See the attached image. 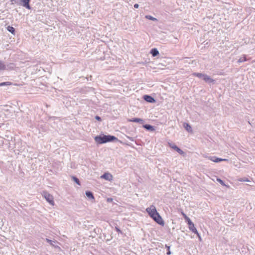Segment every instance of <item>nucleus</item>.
Listing matches in <instances>:
<instances>
[{"mask_svg":"<svg viewBox=\"0 0 255 255\" xmlns=\"http://www.w3.org/2000/svg\"><path fill=\"white\" fill-rule=\"evenodd\" d=\"M206 158L209 159V160L214 162H219L222 161H228V160L227 159H223L221 158L217 157L215 156H207Z\"/></svg>","mask_w":255,"mask_h":255,"instance_id":"423d86ee","label":"nucleus"},{"mask_svg":"<svg viewBox=\"0 0 255 255\" xmlns=\"http://www.w3.org/2000/svg\"><path fill=\"white\" fill-rule=\"evenodd\" d=\"M145 17L148 19L151 20L153 21H155V20H157V19L156 18H154L151 15H146Z\"/></svg>","mask_w":255,"mask_h":255,"instance_id":"393cba45","label":"nucleus"},{"mask_svg":"<svg viewBox=\"0 0 255 255\" xmlns=\"http://www.w3.org/2000/svg\"><path fill=\"white\" fill-rule=\"evenodd\" d=\"M72 178L78 185H80V181L78 178L74 176H72Z\"/></svg>","mask_w":255,"mask_h":255,"instance_id":"5701e85b","label":"nucleus"},{"mask_svg":"<svg viewBox=\"0 0 255 255\" xmlns=\"http://www.w3.org/2000/svg\"><path fill=\"white\" fill-rule=\"evenodd\" d=\"M46 241L48 243L50 244V245H52L53 241L52 240L48 239H46Z\"/></svg>","mask_w":255,"mask_h":255,"instance_id":"cd10ccee","label":"nucleus"},{"mask_svg":"<svg viewBox=\"0 0 255 255\" xmlns=\"http://www.w3.org/2000/svg\"><path fill=\"white\" fill-rule=\"evenodd\" d=\"M6 69L5 65L0 60V70H4Z\"/></svg>","mask_w":255,"mask_h":255,"instance_id":"412c9836","label":"nucleus"},{"mask_svg":"<svg viewBox=\"0 0 255 255\" xmlns=\"http://www.w3.org/2000/svg\"><path fill=\"white\" fill-rule=\"evenodd\" d=\"M247 61V58L246 56H244L243 57H241L238 61V63H242Z\"/></svg>","mask_w":255,"mask_h":255,"instance_id":"4be33fe9","label":"nucleus"},{"mask_svg":"<svg viewBox=\"0 0 255 255\" xmlns=\"http://www.w3.org/2000/svg\"><path fill=\"white\" fill-rule=\"evenodd\" d=\"M146 211L151 217L154 215H156V212H157L156 209L154 205H151L149 207L147 208Z\"/></svg>","mask_w":255,"mask_h":255,"instance_id":"39448f33","label":"nucleus"},{"mask_svg":"<svg viewBox=\"0 0 255 255\" xmlns=\"http://www.w3.org/2000/svg\"><path fill=\"white\" fill-rule=\"evenodd\" d=\"M150 53L153 57H155L159 54L158 50L156 48H152L150 50Z\"/></svg>","mask_w":255,"mask_h":255,"instance_id":"4468645a","label":"nucleus"},{"mask_svg":"<svg viewBox=\"0 0 255 255\" xmlns=\"http://www.w3.org/2000/svg\"><path fill=\"white\" fill-rule=\"evenodd\" d=\"M166 248H167V255H171V252H170V246H168L167 245H166L165 246Z\"/></svg>","mask_w":255,"mask_h":255,"instance_id":"a878e982","label":"nucleus"},{"mask_svg":"<svg viewBox=\"0 0 255 255\" xmlns=\"http://www.w3.org/2000/svg\"><path fill=\"white\" fill-rule=\"evenodd\" d=\"M101 178H103L107 181H111L113 180V176L110 173H105L101 176Z\"/></svg>","mask_w":255,"mask_h":255,"instance_id":"6e6552de","label":"nucleus"},{"mask_svg":"<svg viewBox=\"0 0 255 255\" xmlns=\"http://www.w3.org/2000/svg\"><path fill=\"white\" fill-rule=\"evenodd\" d=\"M182 214L183 217H184L185 219H186L185 216H186V215L185 214H184V213H183V212L182 213Z\"/></svg>","mask_w":255,"mask_h":255,"instance_id":"2f4dec72","label":"nucleus"},{"mask_svg":"<svg viewBox=\"0 0 255 255\" xmlns=\"http://www.w3.org/2000/svg\"><path fill=\"white\" fill-rule=\"evenodd\" d=\"M169 145L171 148L174 149L180 154L182 155L184 153L183 151H182L180 148H179L175 144L169 143Z\"/></svg>","mask_w":255,"mask_h":255,"instance_id":"0eeeda50","label":"nucleus"},{"mask_svg":"<svg viewBox=\"0 0 255 255\" xmlns=\"http://www.w3.org/2000/svg\"><path fill=\"white\" fill-rule=\"evenodd\" d=\"M143 127L148 130H150V131H153L154 130V127L151 126V125H148V124H146V125H144L143 126Z\"/></svg>","mask_w":255,"mask_h":255,"instance_id":"ddd939ff","label":"nucleus"},{"mask_svg":"<svg viewBox=\"0 0 255 255\" xmlns=\"http://www.w3.org/2000/svg\"><path fill=\"white\" fill-rule=\"evenodd\" d=\"M7 31L10 32L11 34H15V28L11 26H8L6 28Z\"/></svg>","mask_w":255,"mask_h":255,"instance_id":"f3484780","label":"nucleus"},{"mask_svg":"<svg viewBox=\"0 0 255 255\" xmlns=\"http://www.w3.org/2000/svg\"><path fill=\"white\" fill-rule=\"evenodd\" d=\"M95 119L97 120V121H101V117H100L99 116H96L95 117Z\"/></svg>","mask_w":255,"mask_h":255,"instance_id":"c85d7f7f","label":"nucleus"},{"mask_svg":"<svg viewBox=\"0 0 255 255\" xmlns=\"http://www.w3.org/2000/svg\"><path fill=\"white\" fill-rule=\"evenodd\" d=\"M128 121L130 122L138 123L140 124H142L144 123V121L140 118H132Z\"/></svg>","mask_w":255,"mask_h":255,"instance_id":"f8f14e48","label":"nucleus"},{"mask_svg":"<svg viewBox=\"0 0 255 255\" xmlns=\"http://www.w3.org/2000/svg\"><path fill=\"white\" fill-rule=\"evenodd\" d=\"M193 75L195 76H196L199 78H201V79H203L204 78V76H205V74H202V73H193Z\"/></svg>","mask_w":255,"mask_h":255,"instance_id":"a211bd4d","label":"nucleus"},{"mask_svg":"<svg viewBox=\"0 0 255 255\" xmlns=\"http://www.w3.org/2000/svg\"><path fill=\"white\" fill-rule=\"evenodd\" d=\"M116 230L117 231V232H119V233H122L121 231L120 230V229H119L117 227H116Z\"/></svg>","mask_w":255,"mask_h":255,"instance_id":"c756f323","label":"nucleus"},{"mask_svg":"<svg viewBox=\"0 0 255 255\" xmlns=\"http://www.w3.org/2000/svg\"><path fill=\"white\" fill-rule=\"evenodd\" d=\"M15 3L22 6L28 9H31V7L29 4L30 0H12Z\"/></svg>","mask_w":255,"mask_h":255,"instance_id":"f03ea898","label":"nucleus"},{"mask_svg":"<svg viewBox=\"0 0 255 255\" xmlns=\"http://www.w3.org/2000/svg\"><path fill=\"white\" fill-rule=\"evenodd\" d=\"M139 7V5L137 3H135L134 4V7L135 8H137Z\"/></svg>","mask_w":255,"mask_h":255,"instance_id":"7c9ffc66","label":"nucleus"},{"mask_svg":"<svg viewBox=\"0 0 255 255\" xmlns=\"http://www.w3.org/2000/svg\"><path fill=\"white\" fill-rule=\"evenodd\" d=\"M203 80L208 83H214L215 80L211 78L209 76L205 74L204 76Z\"/></svg>","mask_w":255,"mask_h":255,"instance_id":"9d476101","label":"nucleus"},{"mask_svg":"<svg viewBox=\"0 0 255 255\" xmlns=\"http://www.w3.org/2000/svg\"><path fill=\"white\" fill-rule=\"evenodd\" d=\"M94 139L95 141L99 144L119 140L117 137L112 135H97L95 137Z\"/></svg>","mask_w":255,"mask_h":255,"instance_id":"f257e3e1","label":"nucleus"},{"mask_svg":"<svg viewBox=\"0 0 255 255\" xmlns=\"http://www.w3.org/2000/svg\"><path fill=\"white\" fill-rule=\"evenodd\" d=\"M238 181H241V182H249L250 181L249 179L246 177L240 178L238 179Z\"/></svg>","mask_w":255,"mask_h":255,"instance_id":"b1692460","label":"nucleus"},{"mask_svg":"<svg viewBox=\"0 0 255 255\" xmlns=\"http://www.w3.org/2000/svg\"><path fill=\"white\" fill-rule=\"evenodd\" d=\"M217 181L218 182H219L221 185H225V184H224V181H223L222 179H220V178H217Z\"/></svg>","mask_w":255,"mask_h":255,"instance_id":"bb28decb","label":"nucleus"},{"mask_svg":"<svg viewBox=\"0 0 255 255\" xmlns=\"http://www.w3.org/2000/svg\"><path fill=\"white\" fill-rule=\"evenodd\" d=\"M85 194L89 199H94V197L92 192L89 191H86Z\"/></svg>","mask_w":255,"mask_h":255,"instance_id":"dca6fc26","label":"nucleus"},{"mask_svg":"<svg viewBox=\"0 0 255 255\" xmlns=\"http://www.w3.org/2000/svg\"><path fill=\"white\" fill-rule=\"evenodd\" d=\"M153 220L154 221H155L158 224L160 225H161V226H164V221L162 220L161 217L160 216V215H159V214L158 213V212H156V215H154V216H153L152 217H151Z\"/></svg>","mask_w":255,"mask_h":255,"instance_id":"20e7f679","label":"nucleus"},{"mask_svg":"<svg viewBox=\"0 0 255 255\" xmlns=\"http://www.w3.org/2000/svg\"><path fill=\"white\" fill-rule=\"evenodd\" d=\"M41 194L42 197H44L51 205L53 206L54 205V198L52 195L46 191H43Z\"/></svg>","mask_w":255,"mask_h":255,"instance_id":"7ed1b4c3","label":"nucleus"},{"mask_svg":"<svg viewBox=\"0 0 255 255\" xmlns=\"http://www.w3.org/2000/svg\"><path fill=\"white\" fill-rule=\"evenodd\" d=\"M186 217V220L187 222V223L189 225V227L194 225L193 223L192 222V221L190 219L189 217H188L187 216H185Z\"/></svg>","mask_w":255,"mask_h":255,"instance_id":"aec40b11","label":"nucleus"},{"mask_svg":"<svg viewBox=\"0 0 255 255\" xmlns=\"http://www.w3.org/2000/svg\"><path fill=\"white\" fill-rule=\"evenodd\" d=\"M183 126H184V128L186 129V130L187 131H188V132L192 131V127L189 124L184 123L183 125Z\"/></svg>","mask_w":255,"mask_h":255,"instance_id":"2eb2a0df","label":"nucleus"},{"mask_svg":"<svg viewBox=\"0 0 255 255\" xmlns=\"http://www.w3.org/2000/svg\"><path fill=\"white\" fill-rule=\"evenodd\" d=\"M189 228L190 230H191L193 233H194V234H196L197 235V236L199 237L200 240H201V238L200 237V235L198 233V232L197 229H196V228L195 227L194 225H193L189 227Z\"/></svg>","mask_w":255,"mask_h":255,"instance_id":"9b49d317","label":"nucleus"},{"mask_svg":"<svg viewBox=\"0 0 255 255\" xmlns=\"http://www.w3.org/2000/svg\"><path fill=\"white\" fill-rule=\"evenodd\" d=\"M143 99L145 101H146L148 103H153L155 102V100L150 95H144L143 96Z\"/></svg>","mask_w":255,"mask_h":255,"instance_id":"1a4fd4ad","label":"nucleus"},{"mask_svg":"<svg viewBox=\"0 0 255 255\" xmlns=\"http://www.w3.org/2000/svg\"><path fill=\"white\" fill-rule=\"evenodd\" d=\"M11 85H12V83L10 82H5L0 83V87H2L4 86H10Z\"/></svg>","mask_w":255,"mask_h":255,"instance_id":"6ab92c4d","label":"nucleus"}]
</instances>
